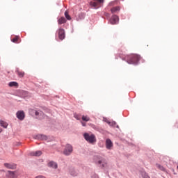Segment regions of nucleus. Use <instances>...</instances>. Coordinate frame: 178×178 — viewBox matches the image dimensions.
Instances as JSON below:
<instances>
[{
  "instance_id": "2eb2a0df",
  "label": "nucleus",
  "mask_w": 178,
  "mask_h": 178,
  "mask_svg": "<svg viewBox=\"0 0 178 178\" xmlns=\"http://www.w3.org/2000/svg\"><path fill=\"white\" fill-rule=\"evenodd\" d=\"M120 10V6L113 7L111 9V13H117V12H119Z\"/></svg>"
},
{
  "instance_id": "39448f33",
  "label": "nucleus",
  "mask_w": 178,
  "mask_h": 178,
  "mask_svg": "<svg viewBox=\"0 0 178 178\" xmlns=\"http://www.w3.org/2000/svg\"><path fill=\"white\" fill-rule=\"evenodd\" d=\"M111 24H118L119 23V17L118 15H113L110 19Z\"/></svg>"
},
{
  "instance_id": "a878e982",
  "label": "nucleus",
  "mask_w": 178,
  "mask_h": 178,
  "mask_svg": "<svg viewBox=\"0 0 178 178\" xmlns=\"http://www.w3.org/2000/svg\"><path fill=\"white\" fill-rule=\"evenodd\" d=\"M143 178H149V176H148V175H147V173H143Z\"/></svg>"
},
{
  "instance_id": "2f4dec72",
  "label": "nucleus",
  "mask_w": 178,
  "mask_h": 178,
  "mask_svg": "<svg viewBox=\"0 0 178 178\" xmlns=\"http://www.w3.org/2000/svg\"><path fill=\"white\" fill-rule=\"evenodd\" d=\"M175 127H178V124H175Z\"/></svg>"
},
{
  "instance_id": "1a4fd4ad",
  "label": "nucleus",
  "mask_w": 178,
  "mask_h": 178,
  "mask_svg": "<svg viewBox=\"0 0 178 178\" xmlns=\"http://www.w3.org/2000/svg\"><path fill=\"white\" fill-rule=\"evenodd\" d=\"M5 168H7V169H16V165L15 164H10L6 163H4Z\"/></svg>"
},
{
  "instance_id": "f03ea898",
  "label": "nucleus",
  "mask_w": 178,
  "mask_h": 178,
  "mask_svg": "<svg viewBox=\"0 0 178 178\" xmlns=\"http://www.w3.org/2000/svg\"><path fill=\"white\" fill-rule=\"evenodd\" d=\"M83 137L88 143H90V144H93V143H95L97 141V139H95V136L93 134L90 135L88 133H85L83 134Z\"/></svg>"
},
{
  "instance_id": "cd10ccee",
  "label": "nucleus",
  "mask_w": 178,
  "mask_h": 178,
  "mask_svg": "<svg viewBox=\"0 0 178 178\" xmlns=\"http://www.w3.org/2000/svg\"><path fill=\"white\" fill-rule=\"evenodd\" d=\"M81 124L83 127H86L87 126V124H86V122H81Z\"/></svg>"
},
{
  "instance_id": "f3484780",
  "label": "nucleus",
  "mask_w": 178,
  "mask_h": 178,
  "mask_svg": "<svg viewBox=\"0 0 178 178\" xmlns=\"http://www.w3.org/2000/svg\"><path fill=\"white\" fill-rule=\"evenodd\" d=\"M8 86L10 87H19V83H17V82L13 81L10 82Z\"/></svg>"
},
{
  "instance_id": "20e7f679",
  "label": "nucleus",
  "mask_w": 178,
  "mask_h": 178,
  "mask_svg": "<svg viewBox=\"0 0 178 178\" xmlns=\"http://www.w3.org/2000/svg\"><path fill=\"white\" fill-rule=\"evenodd\" d=\"M95 1L90 2V6H92L95 9H98L101 6V3H104V0H94Z\"/></svg>"
},
{
  "instance_id": "9b49d317",
  "label": "nucleus",
  "mask_w": 178,
  "mask_h": 178,
  "mask_svg": "<svg viewBox=\"0 0 178 178\" xmlns=\"http://www.w3.org/2000/svg\"><path fill=\"white\" fill-rule=\"evenodd\" d=\"M97 164L102 165V168H106V165H107L106 161H105L104 159L98 161Z\"/></svg>"
},
{
  "instance_id": "c85d7f7f",
  "label": "nucleus",
  "mask_w": 178,
  "mask_h": 178,
  "mask_svg": "<svg viewBox=\"0 0 178 178\" xmlns=\"http://www.w3.org/2000/svg\"><path fill=\"white\" fill-rule=\"evenodd\" d=\"M35 178H46V177L42 175H39V176L36 177Z\"/></svg>"
},
{
  "instance_id": "dca6fc26",
  "label": "nucleus",
  "mask_w": 178,
  "mask_h": 178,
  "mask_svg": "<svg viewBox=\"0 0 178 178\" xmlns=\"http://www.w3.org/2000/svg\"><path fill=\"white\" fill-rule=\"evenodd\" d=\"M58 24H64V23H66V18L65 17H61L58 20Z\"/></svg>"
},
{
  "instance_id": "412c9836",
  "label": "nucleus",
  "mask_w": 178,
  "mask_h": 178,
  "mask_svg": "<svg viewBox=\"0 0 178 178\" xmlns=\"http://www.w3.org/2000/svg\"><path fill=\"white\" fill-rule=\"evenodd\" d=\"M82 120H83V122H90V117H88V115H83Z\"/></svg>"
},
{
  "instance_id": "c756f323",
  "label": "nucleus",
  "mask_w": 178,
  "mask_h": 178,
  "mask_svg": "<svg viewBox=\"0 0 178 178\" xmlns=\"http://www.w3.org/2000/svg\"><path fill=\"white\" fill-rule=\"evenodd\" d=\"M113 6V2H111L109 3V6Z\"/></svg>"
},
{
  "instance_id": "6e6552de",
  "label": "nucleus",
  "mask_w": 178,
  "mask_h": 178,
  "mask_svg": "<svg viewBox=\"0 0 178 178\" xmlns=\"http://www.w3.org/2000/svg\"><path fill=\"white\" fill-rule=\"evenodd\" d=\"M112 147H113V143H112V140H111V139H106V147L107 148V149H111Z\"/></svg>"
},
{
  "instance_id": "4468645a",
  "label": "nucleus",
  "mask_w": 178,
  "mask_h": 178,
  "mask_svg": "<svg viewBox=\"0 0 178 178\" xmlns=\"http://www.w3.org/2000/svg\"><path fill=\"white\" fill-rule=\"evenodd\" d=\"M31 155H32V156H41V155H42V152L41 151L32 152L31 153Z\"/></svg>"
},
{
  "instance_id": "473e14b6",
  "label": "nucleus",
  "mask_w": 178,
  "mask_h": 178,
  "mask_svg": "<svg viewBox=\"0 0 178 178\" xmlns=\"http://www.w3.org/2000/svg\"><path fill=\"white\" fill-rule=\"evenodd\" d=\"M2 132V129L0 128V133H1Z\"/></svg>"
},
{
  "instance_id": "f8f14e48",
  "label": "nucleus",
  "mask_w": 178,
  "mask_h": 178,
  "mask_svg": "<svg viewBox=\"0 0 178 178\" xmlns=\"http://www.w3.org/2000/svg\"><path fill=\"white\" fill-rule=\"evenodd\" d=\"M48 166H49V168H53V169H58V164L54 161H50L48 163Z\"/></svg>"
},
{
  "instance_id": "aec40b11",
  "label": "nucleus",
  "mask_w": 178,
  "mask_h": 178,
  "mask_svg": "<svg viewBox=\"0 0 178 178\" xmlns=\"http://www.w3.org/2000/svg\"><path fill=\"white\" fill-rule=\"evenodd\" d=\"M70 173L72 176H77V172H76V170L73 168L70 170Z\"/></svg>"
},
{
  "instance_id": "393cba45",
  "label": "nucleus",
  "mask_w": 178,
  "mask_h": 178,
  "mask_svg": "<svg viewBox=\"0 0 178 178\" xmlns=\"http://www.w3.org/2000/svg\"><path fill=\"white\" fill-rule=\"evenodd\" d=\"M74 118L76 120H80V117L79 115L77 114H74Z\"/></svg>"
},
{
  "instance_id": "bb28decb",
  "label": "nucleus",
  "mask_w": 178,
  "mask_h": 178,
  "mask_svg": "<svg viewBox=\"0 0 178 178\" xmlns=\"http://www.w3.org/2000/svg\"><path fill=\"white\" fill-rule=\"evenodd\" d=\"M159 168L161 170H165V168L162 165H159Z\"/></svg>"
},
{
  "instance_id": "f257e3e1",
  "label": "nucleus",
  "mask_w": 178,
  "mask_h": 178,
  "mask_svg": "<svg viewBox=\"0 0 178 178\" xmlns=\"http://www.w3.org/2000/svg\"><path fill=\"white\" fill-rule=\"evenodd\" d=\"M140 59H141V56H140V55L132 54L127 59V62L129 65H137L140 61Z\"/></svg>"
},
{
  "instance_id": "0eeeda50",
  "label": "nucleus",
  "mask_w": 178,
  "mask_h": 178,
  "mask_svg": "<svg viewBox=\"0 0 178 178\" xmlns=\"http://www.w3.org/2000/svg\"><path fill=\"white\" fill-rule=\"evenodd\" d=\"M25 115L24 111H19L17 112V118L19 120H23L24 119Z\"/></svg>"
},
{
  "instance_id": "a211bd4d",
  "label": "nucleus",
  "mask_w": 178,
  "mask_h": 178,
  "mask_svg": "<svg viewBox=\"0 0 178 178\" xmlns=\"http://www.w3.org/2000/svg\"><path fill=\"white\" fill-rule=\"evenodd\" d=\"M0 124L2 127H4L5 129H6L8 127V123H6V122L5 121H0Z\"/></svg>"
},
{
  "instance_id": "7c9ffc66",
  "label": "nucleus",
  "mask_w": 178,
  "mask_h": 178,
  "mask_svg": "<svg viewBox=\"0 0 178 178\" xmlns=\"http://www.w3.org/2000/svg\"><path fill=\"white\" fill-rule=\"evenodd\" d=\"M115 122H109V124H115Z\"/></svg>"
},
{
  "instance_id": "9d476101",
  "label": "nucleus",
  "mask_w": 178,
  "mask_h": 178,
  "mask_svg": "<svg viewBox=\"0 0 178 178\" xmlns=\"http://www.w3.org/2000/svg\"><path fill=\"white\" fill-rule=\"evenodd\" d=\"M8 176L10 178H15L17 177V174L15 171H8Z\"/></svg>"
},
{
  "instance_id": "5701e85b",
  "label": "nucleus",
  "mask_w": 178,
  "mask_h": 178,
  "mask_svg": "<svg viewBox=\"0 0 178 178\" xmlns=\"http://www.w3.org/2000/svg\"><path fill=\"white\" fill-rule=\"evenodd\" d=\"M65 16L67 20H72V17H70V15H69V12L65 11Z\"/></svg>"
},
{
  "instance_id": "b1692460",
  "label": "nucleus",
  "mask_w": 178,
  "mask_h": 178,
  "mask_svg": "<svg viewBox=\"0 0 178 178\" xmlns=\"http://www.w3.org/2000/svg\"><path fill=\"white\" fill-rule=\"evenodd\" d=\"M35 116H43L44 113L42 111H35Z\"/></svg>"
},
{
  "instance_id": "ddd939ff",
  "label": "nucleus",
  "mask_w": 178,
  "mask_h": 178,
  "mask_svg": "<svg viewBox=\"0 0 178 178\" xmlns=\"http://www.w3.org/2000/svg\"><path fill=\"white\" fill-rule=\"evenodd\" d=\"M36 138H38V140H48V136H45V135H42V134H38L36 136Z\"/></svg>"
},
{
  "instance_id": "6ab92c4d",
  "label": "nucleus",
  "mask_w": 178,
  "mask_h": 178,
  "mask_svg": "<svg viewBox=\"0 0 178 178\" xmlns=\"http://www.w3.org/2000/svg\"><path fill=\"white\" fill-rule=\"evenodd\" d=\"M11 41L13 42H15V44H19V36H15L13 39H11Z\"/></svg>"
},
{
  "instance_id": "423d86ee",
  "label": "nucleus",
  "mask_w": 178,
  "mask_h": 178,
  "mask_svg": "<svg viewBox=\"0 0 178 178\" xmlns=\"http://www.w3.org/2000/svg\"><path fill=\"white\" fill-rule=\"evenodd\" d=\"M58 38L60 40H65V29L62 28L58 29Z\"/></svg>"
},
{
  "instance_id": "7ed1b4c3",
  "label": "nucleus",
  "mask_w": 178,
  "mask_h": 178,
  "mask_svg": "<svg viewBox=\"0 0 178 178\" xmlns=\"http://www.w3.org/2000/svg\"><path fill=\"white\" fill-rule=\"evenodd\" d=\"M73 152V146L70 144H67L65 148L64 149V155H70Z\"/></svg>"
},
{
  "instance_id": "4be33fe9",
  "label": "nucleus",
  "mask_w": 178,
  "mask_h": 178,
  "mask_svg": "<svg viewBox=\"0 0 178 178\" xmlns=\"http://www.w3.org/2000/svg\"><path fill=\"white\" fill-rule=\"evenodd\" d=\"M17 73L19 77H24V72L17 70Z\"/></svg>"
}]
</instances>
